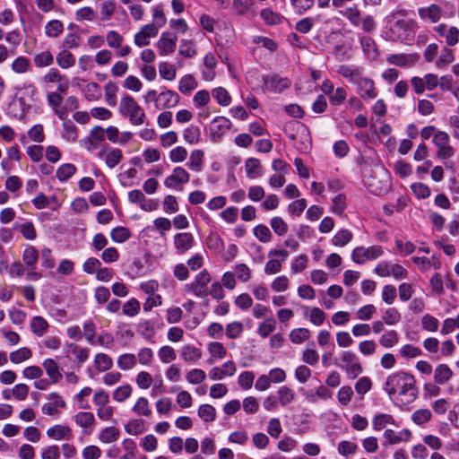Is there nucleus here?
Listing matches in <instances>:
<instances>
[{
	"instance_id": "f257e3e1",
	"label": "nucleus",
	"mask_w": 459,
	"mask_h": 459,
	"mask_svg": "<svg viewBox=\"0 0 459 459\" xmlns=\"http://www.w3.org/2000/svg\"><path fill=\"white\" fill-rule=\"evenodd\" d=\"M383 390L390 401L400 408L413 403L418 396L414 376L402 370L392 373L386 377Z\"/></svg>"
},
{
	"instance_id": "f03ea898",
	"label": "nucleus",
	"mask_w": 459,
	"mask_h": 459,
	"mask_svg": "<svg viewBox=\"0 0 459 459\" xmlns=\"http://www.w3.org/2000/svg\"><path fill=\"white\" fill-rule=\"evenodd\" d=\"M368 190L375 195H383L391 188L389 172L383 166H376L369 176H364Z\"/></svg>"
},
{
	"instance_id": "7ed1b4c3",
	"label": "nucleus",
	"mask_w": 459,
	"mask_h": 459,
	"mask_svg": "<svg viewBox=\"0 0 459 459\" xmlns=\"http://www.w3.org/2000/svg\"><path fill=\"white\" fill-rule=\"evenodd\" d=\"M118 110L120 115L128 119L133 126H142L145 122L146 115L143 108L134 97L128 94L121 98Z\"/></svg>"
},
{
	"instance_id": "20e7f679",
	"label": "nucleus",
	"mask_w": 459,
	"mask_h": 459,
	"mask_svg": "<svg viewBox=\"0 0 459 459\" xmlns=\"http://www.w3.org/2000/svg\"><path fill=\"white\" fill-rule=\"evenodd\" d=\"M211 280L212 278L209 272L204 269L195 276L191 282L185 285L184 290L187 293L204 299L208 295V284Z\"/></svg>"
},
{
	"instance_id": "39448f33",
	"label": "nucleus",
	"mask_w": 459,
	"mask_h": 459,
	"mask_svg": "<svg viewBox=\"0 0 459 459\" xmlns=\"http://www.w3.org/2000/svg\"><path fill=\"white\" fill-rule=\"evenodd\" d=\"M384 255V249L379 245L370 247L359 246L355 247L351 254V260L357 264H363L368 261L376 260Z\"/></svg>"
},
{
	"instance_id": "423d86ee",
	"label": "nucleus",
	"mask_w": 459,
	"mask_h": 459,
	"mask_svg": "<svg viewBox=\"0 0 459 459\" xmlns=\"http://www.w3.org/2000/svg\"><path fill=\"white\" fill-rule=\"evenodd\" d=\"M190 180V174L180 166L175 167L171 173L165 178L163 185L168 189L174 191H182L184 186Z\"/></svg>"
},
{
	"instance_id": "0eeeda50",
	"label": "nucleus",
	"mask_w": 459,
	"mask_h": 459,
	"mask_svg": "<svg viewBox=\"0 0 459 459\" xmlns=\"http://www.w3.org/2000/svg\"><path fill=\"white\" fill-rule=\"evenodd\" d=\"M340 356L344 365L339 367L345 371L347 377L349 379L357 378L363 371L357 355L351 351H343Z\"/></svg>"
},
{
	"instance_id": "6e6552de",
	"label": "nucleus",
	"mask_w": 459,
	"mask_h": 459,
	"mask_svg": "<svg viewBox=\"0 0 459 459\" xmlns=\"http://www.w3.org/2000/svg\"><path fill=\"white\" fill-rule=\"evenodd\" d=\"M289 256L285 249L274 248L268 252V261L264 265V273L273 275L279 273L282 269V264Z\"/></svg>"
},
{
	"instance_id": "1a4fd4ad",
	"label": "nucleus",
	"mask_w": 459,
	"mask_h": 459,
	"mask_svg": "<svg viewBox=\"0 0 459 459\" xmlns=\"http://www.w3.org/2000/svg\"><path fill=\"white\" fill-rule=\"evenodd\" d=\"M47 399L48 402L41 407L43 414L59 419L62 415V410L66 407L65 399L56 392L48 394Z\"/></svg>"
},
{
	"instance_id": "9d476101",
	"label": "nucleus",
	"mask_w": 459,
	"mask_h": 459,
	"mask_svg": "<svg viewBox=\"0 0 459 459\" xmlns=\"http://www.w3.org/2000/svg\"><path fill=\"white\" fill-rule=\"evenodd\" d=\"M433 143L437 146V157L440 160H446L454 156L455 150L450 145V137L445 131H438L433 138Z\"/></svg>"
},
{
	"instance_id": "9b49d317",
	"label": "nucleus",
	"mask_w": 459,
	"mask_h": 459,
	"mask_svg": "<svg viewBox=\"0 0 459 459\" xmlns=\"http://www.w3.org/2000/svg\"><path fill=\"white\" fill-rule=\"evenodd\" d=\"M14 91L23 108L31 107L37 95V88L31 82L27 81L17 84Z\"/></svg>"
},
{
	"instance_id": "f8f14e48",
	"label": "nucleus",
	"mask_w": 459,
	"mask_h": 459,
	"mask_svg": "<svg viewBox=\"0 0 459 459\" xmlns=\"http://www.w3.org/2000/svg\"><path fill=\"white\" fill-rule=\"evenodd\" d=\"M106 41L109 48L116 50V55L118 57H126L132 52V48L129 45H123L124 37L115 30L107 32Z\"/></svg>"
},
{
	"instance_id": "ddd939ff",
	"label": "nucleus",
	"mask_w": 459,
	"mask_h": 459,
	"mask_svg": "<svg viewBox=\"0 0 459 459\" xmlns=\"http://www.w3.org/2000/svg\"><path fill=\"white\" fill-rule=\"evenodd\" d=\"M411 84L415 93L420 95L425 91H432L438 86V76L435 74H427L423 77L413 76Z\"/></svg>"
},
{
	"instance_id": "4468645a",
	"label": "nucleus",
	"mask_w": 459,
	"mask_h": 459,
	"mask_svg": "<svg viewBox=\"0 0 459 459\" xmlns=\"http://www.w3.org/2000/svg\"><path fill=\"white\" fill-rule=\"evenodd\" d=\"M446 5V2H441L440 4H431L428 6L420 7L418 9V15L423 22L437 23L443 17V6Z\"/></svg>"
},
{
	"instance_id": "2eb2a0df",
	"label": "nucleus",
	"mask_w": 459,
	"mask_h": 459,
	"mask_svg": "<svg viewBox=\"0 0 459 459\" xmlns=\"http://www.w3.org/2000/svg\"><path fill=\"white\" fill-rule=\"evenodd\" d=\"M355 86L357 93L363 100H372L378 95V91L375 85L374 81L368 76L363 75L358 81Z\"/></svg>"
},
{
	"instance_id": "dca6fc26",
	"label": "nucleus",
	"mask_w": 459,
	"mask_h": 459,
	"mask_svg": "<svg viewBox=\"0 0 459 459\" xmlns=\"http://www.w3.org/2000/svg\"><path fill=\"white\" fill-rule=\"evenodd\" d=\"M98 157L104 160L108 168L114 169L121 162L123 159V152L118 148H114L105 144L100 148Z\"/></svg>"
},
{
	"instance_id": "f3484780",
	"label": "nucleus",
	"mask_w": 459,
	"mask_h": 459,
	"mask_svg": "<svg viewBox=\"0 0 459 459\" xmlns=\"http://www.w3.org/2000/svg\"><path fill=\"white\" fill-rule=\"evenodd\" d=\"M290 86V81L287 77L269 75L263 78V91L280 93Z\"/></svg>"
},
{
	"instance_id": "a211bd4d",
	"label": "nucleus",
	"mask_w": 459,
	"mask_h": 459,
	"mask_svg": "<svg viewBox=\"0 0 459 459\" xmlns=\"http://www.w3.org/2000/svg\"><path fill=\"white\" fill-rule=\"evenodd\" d=\"M178 37L169 31H164L160 34V39L156 42V48L159 55L166 56L174 53L177 47Z\"/></svg>"
},
{
	"instance_id": "6ab92c4d",
	"label": "nucleus",
	"mask_w": 459,
	"mask_h": 459,
	"mask_svg": "<svg viewBox=\"0 0 459 459\" xmlns=\"http://www.w3.org/2000/svg\"><path fill=\"white\" fill-rule=\"evenodd\" d=\"M74 422L82 429L84 435H90L93 432L96 419L91 411H79L73 416Z\"/></svg>"
},
{
	"instance_id": "aec40b11",
	"label": "nucleus",
	"mask_w": 459,
	"mask_h": 459,
	"mask_svg": "<svg viewBox=\"0 0 459 459\" xmlns=\"http://www.w3.org/2000/svg\"><path fill=\"white\" fill-rule=\"evenodd\" d=\"M237 372V367L232 360L224 362L221 367H213L209 370V378L212 381L222 380L225 377H232Z\"/></svg>"
},
{
	"instance_id": "412c9836",
	"label": "nucleus",
	"mask_w": 459,
	"mask_h": 459,
	"mask_svg": "<svg viewBox=\"0 0 459 459\" xmlns=\"http://www.w3.org/2000/svg\"><path fill=\"white\" fill-rule=\"evenodd\" d=\"M159 30L153 25H143L134 36V43L138 48H143L150 44L151 39L155 38Z\"/></svg>"
},
{
	"instance_id": "4be33fe9",
	"label": "nucleus",
	"mask_w": 459,
	"mask_h": 459,
	"mask_svg": "<svg viewBox=\"0 0 459 459\" xmlns=\"http://www.w3.org/2000/svg\"><path fill=\"white\" fill-rule=\"evenodd\" d=\"M231 121L225 117H216L211 123L210 131L213 141L221 138L231 127Z\"/></svg>"
},
{
	"instance_id": "5701e85b",
	"label": "nucleus",
	"mask_w": 459,
	"mask_h": 459,
	"mask_svg": "<svg viewBox=\"0 0 459 459\" xmlns=\"http://www.w3.org/2000/svg\"><path fill=\"white\" fill-rule=\"evenodd\" d=\"M218 61L214 53L208 52L204 56L202 67V78L205 82H212L216 77L215 68Z\"/></svg>"
},
{
	"instance_id": "b1692460",
	"label": "nucleus",
	"mask_w": 459,
	"mask_h": 459,
	"mask_svg": "<svg viewBox=\"0 0 459 459\" xmlns=\"http://www.w3.org/2000/svg\"><path fill=\"white\" fill-rule=\"evenodd\" d=\"M173 242L177 253L185 254L193 247L195 238L192 233L182 232L174 236Z\"/></svg>"
},
{
	"instance_id": "393cba45",
	"label": "nucleus",
	"mask_w": 459,
	"mask_h": 459,
	"mask_svg": "<svg viewBox=\"0 0 459 459\" xmlns=\"http://www.w3.org/2000/svg\"><path fill=\"white\" fill-rule=\"evenodd\" d=\"M180 100L179 95L169 89H164L160 92L157 109H167L176 107Z\"/></svg>"
},
{
	"instance_id": "a878e982",
	"label": "nucleus",
	"mask_w": 459,
	"mask_h": 459,
	"mask_svg": "<svg viewBox=\"0 0 459 459\" xmlns=\"http://www.w3.org/2000/svg\"><path fill=\"white\" fill-rule=\"evenodd\" d=\"M419 57L415 54H393L390 55L386 61L391 64L400 67H412L418 62Z\"/></svg>"
},
{
	"instance_id": "bb28decb",
	"label": "nucleus",
	"mask_w": 459,
	"mask_h": 459,
	"mask_svg": "<svg viewBox=\"0 0 459 459\" xmlns=\"http://www.w3.org/2000/svg\"><path fill=\"white\" fill-rule=\"evenodd\" d=\"M207 351L209 353V359H207L209 364L221 360L227 356V349L220 342H209L207 344Z\"/></svg>"
},
{
	"instance_id": "cd10ccee",
	"label": "nucleus",
	"mask_w": 459,
	"mask_h": 459,
	"mask_svg": "<svg viewBox=\"0 0 459 459\" xmlns=\"http://www.w3.org/2000/svg\"><path fill=\"white\" fill-rule=\"evenodd\" d=\"M47 436L56 441L69 440L72 437V429L68 426L56 424L47 429Z\"/></svg>"
},
{
	"instance_id": "c85d7f7f",
	"label": "nucleus",
	"mask_w": 459,
	"mask_h": 459,
	"mask_svg": "<svg viewBox=\"0 0 459 459\" xmlns=\"http://www.w3.org/2000/svg\"><path fill=\"white\" fill-rule=\"evenodd\" d=\"M337 72L353 85H355L358 81L364 75L362 69L354 65H340Z\"/></svg>"
},
{
	"instance_id": "c756f323",
	"label": "nucleus",
	"mask_w": 459,
	"mask_h": 459,
	"mask_svg": "<svg viewBox=\"0 0 459 459\" xmlns=\"http://www.w3.org/2000/svg\"><path fill=\"white\" fill-rule=\"evenodd\" d=\"M39 256V251L35 247L31 245H27L25 247L22 257L27 271H33L37 269Z\"/></svg>"
},
{
	"instance_id": "7c9ffc66",
	"label": "nucleus",
	"mask_w": 459,
	"mask_h": 459,
	"mask_svg": "<svg viewBox=\"0 0 459 459\" xmlns=\"http://www.w3.org/2000/svg\"><path fill=\"white\" fill-rule=\"evenodd\" d=\"M180 358L186 363H196L202 358V351L192 344H186L180 349Z\"/></svg>"
},
{
	"instance_id": "2f4dec72",
	"label": "nucleus",
	"mask_w": 459,
	"mask_h": 459,
	"mask_svg": "<svg viewBox=\"0 0 459 459\" xmlns=\"http://www.w3.org/2000/svg\"><path fill=\"white\" fill-rule=\"evenodd\" d=\"M433 378L437 385H445L453 377V371L446 364H438L433 371Z\"/></svg>"
},
{
	"instance_id": "473e14b6",
	"label": "nucleus",
	"mask_w": 459,
	"mask_h": 459,
	"mask_svg": "<svg viewBox=\"0 0 459 459\" xmlns=\"http://www.w3.org/2000/svg\"><path fill=\"white\" fill-rule=\"evenodd\" d=\"M204 151L200 149H195L190 153L189 160L186 162V167L194 172H200L204 167Z\"/></svg>"
},
{
	"instance_id": "72a5a7b5",
	"label": "nucleus",
	"mask_w": 459,
	"mask_h": 459,
	"mask_svg": "<svg viewBox=\"0 0 459 459\" xmlns=\"http://www.w3.org/2000/svg\"><path fill=\"white\" fill-rule=\"evenodd\" d=\"M42 366L51 380V383L56 384L62 378V374L57 363L53 359H44Z\"/></svg>"
},
{
	"instance_id": "f704fd0d",
	"label": "nucleus",
	"mask_w": 459,
	"mask_h": 459,
	"mask_svg": "<svg viewBox=\"0 0 459 459\" xmlns=\"http://www.w3.org/2000/svg\"><path fill=\"white\" fill-rule=\"evenodd\" d=\"M64 349L67 354L74 355L79 364L84 363L89 359L90 350L87 348H81L75 343H66Z\"/></svg>"
},
{
	"instance_id": "c9c22d12",
	"label": "nucleus",
	"mask_w": 459,
	"mask_h": 459,
	"mask_svg": "<svg viewBox=\"0 0 459 459\" xmlns=\"http://www.w3.org/2000/svg\"><path fill=\"white\" fill-rule=\"evenodd\" d=\"M120 431L115 426H108L102 429L98 434V439L102 444H111L118 440Z\"/></svg>"
},
{
	"instance_id": "e433bc0d",
	"label": "nucleus",
	"mask_w": 459,
	"mask_h": 459,
	"mask_svg": "<svg viewBox=\"0 0 459 459\" xmlns=\"http://www.w3.org/2000/svg\"><path fill=\"white\" fill-rule=\"evenodd\" d=\"M244 168L247 177L250 179H255L262 176L261 163L256 158L247 159Z\"/></svg>"
},
{
	"instance_id": "4c0bfd02",
	"label": "nucleus",
	"mask_w": 459,
	"mask_h": 459,
	"mask_svg": "<svg viewBox=\"0 0 459 459\" xmlns=\"http://www.w3.org/2000/svg\"><path fill=\"white\" fill-rule=\"evenodd\" d=\"M146 429L145 420L140 418L131 419L125 424V431L131 436H138Z\"/></svg>"
},
{
	"instance_id": "58836bf2",
	"label": "nucleus",
	"mask_w": 459,
	"mask_h": 459,
	"mask_svg": "<svg viewBox=\"0 0 459 459\" xmlns=\"http://www.w3.org/2000/svg\"><path fill=\"white\" fill-rule=\"evenodd\" d=\"M152 22L149 25H153L157 30L165 26L167 23V17L164 13L163 5L161 4H155L151 9Z\"/></svg>"
},
{
	"instance_id": "ea45409f",
	"label": "nucleus",
	"mask_w": 459,
	"mask_h": 459,
	"mask_svg": "<svg viewBox=\"0 0 459 459\" xmlns=\"http://www.w3.org/2000/svg\"><path fill=\"white\" fill-rule=\"evenodd\" d=\"M132 411L137 416L147 418L151 417L152 414L150 403L144 396H141L136 400L135 403L132 407Z\"/></svg>"
},
{
	"instance_id": "a19ab883",
	"label": "nucleus",
	"mask_w": 459,
	"mask_h": 459,
	"mask_svg": "<svg viewBox=\"0 0 459 459\" xmlns=\"http://www.w3.org/2000/svg\"><path fill=\"white\" fill-rule=\"evenodd\" d=\"M339 13L345 17L353 26H359L361 22L360 11L356 4L344 9H338Z\"/></svg>"
},
{
	"instance_id": "79ce46f5",
	"label": "nucleus",
	"mask_w": 459,
	"mask_h": 459,
	"mask_svg": "<svg viewBox=\"0 0 459 459\" xmlns=\"http://www.w3.org/2000/svg\"><path fill=\"white\" fill-rule=\"evenodd\" d=\"M360 44L363 49V52L368 59L375 60L377 59L378 53L376 47V43L372 38L369 36H363L360 38Z\"/></svg>"
},
{
	"instance_id": "37998d69",
	"label": "nucleus",
	"mask_w": 459,
	"mask_h": 459,
	"mask_svg": "<svg viewBox=\"0 0 459 459\" xmlns=\"http://www.w3.org/2000/svg\"><path fill=\"white\" fill-rule=\"evenodd\" d=\"M30 329L34 335L41 337L47 333L48 323L44 317L35 316L30 320Z\"/></svg>"
},
{
	"instance_id": "c03bdc74",
	"label": "nucleus",
	"mask_w": 459,
	"mask_h": 459,
	"mask_svg": "<svg viewBox=\"0 0 459 459\" xmlns=\"http://www.w3.org/2000/svg\"><path fill=\"white\" fill-rule=\"evenodd\" d=\"M133 394V387L129 384L117 386L112 392V399L119 403H125Z\"/></svg>"
},
{
	"instance_id": "a18cd8bd",
	"label": "nucleus",
	"mask_w": 459,
	"mask_h": 459,
	"mask_svg": "<svg viewBox=\"0 0 459 459\" xmlns=\"http://www.w3.org/2000/svg\"><path fill=\"white\" fill-rule=\"evenodd\" d=\"M83 95L89 101L99 100L102 96V90L99 83L91 82H88L83 90Z\"/></svg>"
},
{
	"instance_id": "49530a36",
	"label": "nucleus",
	"mask_w": 459,
	"mask_h": 459,
	"mask_svg": "<svg viewBox=\"0 0 459 459\" xmlns=\"http://www.w3.org/2000/svg\"><path fill=\"white\" fill-rule=\"evenodd\" d=\"M353 238V234L347 229L338 230L332 238V244L337 247H343L348 245Z\"/></svg>"
},
{
	"instance_id": "de8ad7c7",
	"label": "nucleus",
	"mask_w": 459,
	"mask_h": 459,
	"mask_svg": "<svg viewBox=\"0 0 459 459\" xmlns=\"http://www.w3.org/2000/svg\"><path fill=\"white\" fill-rule=\"evenodd\" d=\"M304 316L316 326L321 325L325 319V312L318 307H306Z\"/></svg>"
},
{
	"instance_id": "09e8293b",
	"label": "nucleus",
	"mask_w": 459,
	"mask_h": 459,
	"mask_svg": "<svg viewBox=\"0 0 459 459\" xmlns=\"http://www.w3.org/2000/svg\"><path fill=\"white\" fill-rule=\"evenodd\" d=\"M260 16L263 21L270 26L278 25L282 22L284 17L271 8H264L261 11Z\"/></svg>"
},
{
	"instance_id": "8fccbe9b",
	"label": "nucleus",
	"mask_w": 459,
	"mask_h": 459,
	"mask_svg": "<svg viewBox=\"0 0 459 459\" xmlns=\"http://www.w3.org/2000/svg\"><path fill=\"white\" fill-rule=\"evenodd\" d=\"M77 137L78 133L75 124L72 120H64L62 138L68 143H74Z\"/></svg>"
},
{
	"instance_id": "3c124183",
	"label": "nucleus",
	"mask_w": 459,
	"mask_h": 459,
	"mask_svg": "<svg viewBox=\"0 0 459 459\" xmlns=\"http://www.w3.org/2000/svg\"><path fill=\"white\" fill-rule=\"evenodd\" d=\"M308 265V256L306 254H300L290 262V273L296 275L303 272Z\"/></svg>"
},
{
	"instance_id": "603ef678",
	"label": "nucleus",
	"mask_w": 459,
	"mask_h": 459,
	"mask_svg": "<svg viewBox=\"0 0 459 459\" xmlns=\"http://www.w3.org/2000/svg\"><path fill=\"white\" fill-rule=\"evenodd\" d=\"M387 425H395L394 417L387 413H378L372 420V427L375 430H381Z\"/></svg>"
},
{
	"instance_id": "864d4df0",
	"label": "nucleus",
	"mask_w": 459,
	"mask_h": 459,
	"mask_svg": "<svg viewBox=\"0 0 459 459\" xmlns=\"http://www.w3.org/2000/svg\"><path fill=\"white\" fill-rule=\"evenodd\" d=\"M136 356L132 353L121 354L117 360V367L123 371L133 369L136 366Z\"/></svg>"
},
{
	"instance_id": "5fc2aeb1",
	"label": "nucleus",
	"mask_w": 459,
	"mask_h": 459,
	"mask_svg": "<svg viewBox=\"0 0 459 459\" xmlns=\"http://www.w3.org/2000/svg\"><path fill=\"white\" fill-rule=\"evenodd\" d=\"M132 234L129 229L123 226H117L111 230L110 238L112 241L117 244H122L131 238Z\"/></svg>"
},
{
	"instance_id": "6e6d98bb",
	"label": "nucleus",
	"mask_w": 459,
	"mask_h": 459,
	"mask_svg": "<svg viewBox=\"0 0 459 459\" xmlns=\"http://www.w3.org/2000/svg\"><path fill=\"white\" fill-rule=\"evenodd\" d=\"M354 396V392L351 386L345 385L340 387L337 392L336 398L339 404L342 407H347Z\"/></svg>"
},
{
	"instance_id": "4d7b16f0",
	"label": "nucleus",
	"mask_w": 459,
	"mask_h": 459,
	"mask_svg": "<svg viewBox=\"0 0 459 459\" xmlns=\"http://www.w3.org/2000/svg\"><path fill=\"white\" fill-rule=\"evenodd\" d=\"M32 356V351L30 349L27 347H22L12 351L9 355V359L13 364H20L28 359H30Z\"/></svg>"
},
{
	"instance_id": "13d9d810",
	"label": "nucleus",
	"mask_w": 459,
	"mask_h": 459,
	"mask_svg": "<svg viewBox=\"0 0 459 459\" xmlns=\"http://www.w3.org/2000/svg\"><path fill=\"white\" fill-rule=\"evenodd\" d=\"M76 170L77 169L74 164L64 163L57 168L56 176L60 182H65L75 174Z\"/></svg>"
},
{
	"instance_id": "bf43d9fd",
	"label": "nucleus",
	"mask_w": 459,
	"mask_h": 459,
	"mask_svg": "<svg viewBox=\"0 0 459 459\" xmlns=\"http://www.w3.org/2000/svg\"><path fill=\"white\" fill-rule=\"evenodd\" d=\"M378 342L384 348H393L399 342V334L395 330L386 331L380 336Z\"/></svg>"
},
{
	"instance_id": "052dcab7",
	"label": "nucleus",
	"mask_w": 459,
	"mask_h": 459,
	"mask_svg": "<svg viewBox=\"0 0 459 459\" xmlns=\"http://www.w3.org/2000/svg\"><path fill=\"white\" fill-rule=\"evenodd\" d=\"M94 365L98 371L106 372L112 368V359L105 353H98L94 358Z\"/></svg>"
},
{
	"instance_id": "680f3d73",
	"label": "nucleus",
	"mask_w": 459,
	"mask_h": 459,
	"mask_svg": "<svg viewBox=\"0 0 459 459\" xmlns=\"http://www.w3.org/2000/svg\"><path fill=\"white\" fill-rule=\"evenodd\" d=\"M197 87V82L192 74H185L178 82V91L188 94Z\"/></svg>"
},
{
	"instance_id": "e2e57ef3",
	"label": "nucleus",
	"mask_w": 459,
	"mask_h": 459,
	"mask_svg": "<svg viewBox=\"0 0 459 459\" xmlns=\"http://www.w3.org/2000/svg\"><path fill=\"white\" fill-rule=\"evenodd\" d=\"M56 64L62 69H69L75 65V56L68 50H63L56 56Z\"/></svg>"
},
{
	"instance_id": "0e129e2a",
	"label": "nucleus",
	"mask_w": 459,
	"mask_h": 459,
	"mask_svg": "<svg viewBox=\"0 0 459 459\" xmlns=\"http://www.w3.org/2000/svg\"><path fill=\"white\" fill-rule=\"evenodd\" d=\"M11 68L15 74H26L31 68L30 61L26 56H19L13 61Z\"/></svg>"
},
{
	"instance_id": "69168bd1",
	"label": "nucleus",
	"mask_w": 459,
	"mask_h": 459,
	"mask_svg": "<svg viewBox=\"0 0 459 459\" xmlns=\"http://www.w3.org/2000/svg\"><path fill=\"white\" fill-rule=\"evenodd\" d=\"M178 53L186 58H192L196 55L195 44L191 39H183L180 40Z\"/></svg>"
},
{
	"instance_id": "338daca9",
	"label": "nucleus",
	"mask_w": 459,
	"mask_h": 459,
	"mask_svg": "<svg viewBox=\"0 0 459 459\" xmlns=\"http://www.w3.org/2000/svg\"><path fill=\"white\" fill-rule=\"evenodd\" d=\"M34 64L39 68L49 66L53 64L54 56L48 50L37 53L33 56Z\"/></svg>"
},
{
	"instance_id": "774afa93",
	"label": "nucleus",
	"mask_w": 459,
	"mask_h": 459,
	"mask_svg": "<svg viewBox=\"0 0 459 459\" xmlns=\"http://www.w3.org/2000/svg\"><path fill=\"white\" fill-rule=\"evenodd\" d=\"M212 97L217 103L222 107H227L231 103V97L229 91L223 87L214 88L212 91Z\"/></svg>"
}]
</instances>
